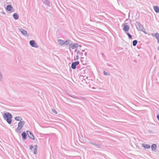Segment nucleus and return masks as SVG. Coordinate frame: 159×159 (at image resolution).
Here are the masks:
<instances>
[{
    "mask_svg": "<svg viewBox=\"0 0 159 159\" xmlns=\"http://www.w3.org/2000/svg\"><path fill=\"white\" fill-rule=\"evenodd\" d=\"M76 51H77V50H75V52Z\"/></svg>",
    "mask_w": 159,
    "mask_h": 159,
    "instance_id": "4c0bfd02",
    "label": "nucleus"
},
{
    "mask_svg": "<svg viewBox=\"0 0 159 159\" xmlns=\"http://www.w3.org/2000/svg\"><path fill=\"white\" fill-rule=\"evenodd\" d=\"M21 135L23 139L25 140L26 139L27 134L25 132H22Z\"/></svg>",
    "mask_w": 159,
    "mask_h": 159,
    "instance_id": "ddd939ff",
    "label": "nucleus"
},
{
    "mask_svg": "<svg viewBox=\"0 0 159 159\" xmlns=\"http://www.w3.org/2000/svg\"><path fill=\"white\" fill-rule=\"evenodd\" d=\"M34 147H35V148H37V145H35Z\"/></svg>",
    "mask_w": 159,
    "mask_h": 159,
    "instance_id": "473e14b6",
    "label": "nucleus"
},
{
    "mask_svg": "<svg viewBox=\"0 0 159 159\" xmlns=\"http://www.w3.org/2000/svg\"><path fill=\"white\" fill-rule=\"evenodd\" d=\"M92 89H95V87H92Z\"/></svg>",
    "mask_w": 159,
    "mask_h": 159,
    "instance_id": "2f4dec72",
    "label": "nucleus"
},
{
    "mask_svg": "<svg viewBox=\"0 0 159 159\" xmlns=\"http://www.w3.org/2000/svg\"><path fill=\"white\" fill-rule=\"evenodd\" d=\"M26 132L28 135V136L30 138L33 140L34 139V135L32 132L28 130Z\"/></svg>",
    "mask_w": 159,
    "mask_h": 159,
    "instance_id": "39448f33",
    "label": "nucleus"
},
{
    "mask_svg": "<svg viewBox=\"0 0 159 159\" xmlns=\"http://www.w3.org/2000/svg\"><path fill=\"white\" fill-rule=\"evenodd\" d=\"M151 35L152 36H154L157 39H159V34L158 33L155 34L152 33Z\"/></svg>",
    "mask_w": 159,
    "mask_h": 159,
    "instance_id": "a211bd4d",
    "label": "nucleus"
},
{
    "mask_svg": "<svg viewBox=\"0 0 159 159\" xmlns=\"http://www.w3.org/2000/svg\"><path fill=\"white\" fill-rule=\"evenodd\" d=\"M138 41L137 40H135L133 41V45L134 46H136L137 44V43Z\"/></svg>",
    "mask_w": 159,
    "mask_h": 159,
    "instance_id": "412c9836",
    "label": "nucleus"
},
{
    "mask_svg": "<svg viewBox=\"0 0 159 159\" xmlns=\"http://www.w3.org/2000/svg\"><path fill=\"white\" fill-rule=\"evenodd\" d=\"M142 146L145 148L148 149L150 148V146L148 144H143Z\"/></svg>",
    "mask_w": 159,
    "mask_h": 159,
    "instance_id": "6ab92c4d",
    "label": "nucleus"
},
{
    "mask_svg": "<svg viewBox=\"0 0 159 159\" xmlns=\"http://www.w3.org/2000/svg\"><path fill=\"white\" fill-rule=\"evenodd\" d=\"M157 148V145L155 144H153L151 146L152 150L153 152H156Z\"/></svg>",
    "mask_w": 159,
    "mask_h": 159,
    "instance_id": "9b49d317",
    "label": "nucleus"
},
{
    "mask_svg": "<svg viewBox=\"0 0 159 159\" xmlns=\"http://www.w3.org/2000/svg\"><path fill=\"white\" fill-rule=\"evenodd\" d=\"M135 25L137 29L140 31L143 32L145 34H147L145 30V29L143 28V26L140 24L138 21H136L135 23Z\"/></svg>",
    "mask_w": 159,
    "mask_h": 159,
    "instance_id": "f03ea898",
    "label": "nucleus"
},
{
    "mask_svg": "<svg viewBox=\"0 0 159 159\" xmlns=\"http://www.w3.org/2000/svg\"><path fill=\"white\" fill-rule=\"evenodd\" d=\"M13 16L14 19L16 20H17L19 18V15L18 14L16 13H14L13 15Z\"/></svg>",
    "mask_w": 159,
    "mask_h": 159,
    "instance_id": "dca6fc26",
    "label": "nucleus"
},
{
    "mask_svg": "<svg viewBox=\"0 0 159 159\" xmlns=\"http://www.w3.org/2000/svg\"><path fill=\"white\" fill-rule=\"evenodd\" d=\"M157 117L158 120L159 121V115H158L157 116Z\"/></svg>",
    "mask_w": 159,
    "mask_h": 159,
    "instance_id": "c756f323",
    "label": "nucleus"
},
{
    "mask_svg": "<svg viewBox=\"0 0 159 159\" xmlns=\"http://www.w3.org/2000/svg\"><path fill=\"white\" fill-rule=\"evenodd\" d=\"M2 14H3L4 15H5L6 14L5 12L4 11L2 12Z\"/></svg>",
    "mask_w": 159,
    "mask_h": 159,
    "instance_id": "7c9ffc66",
    "label": "nucleus"
},
{
    "mask_svg": "<svg viewBox=\"0 0 159 159\" xmlns=\"http://www.w3.org/2000/svg\"><path fill=\"white\" fill-rule=\"evenodd\" d=\"M43 2L46 5H47L49 6H50L51 3L48 0H43Z\"/></svg>",
    "mask_w": 159,
    "mask_h": 159,
    "instance_id": "9d476101",
    "label": "nucleus"
},
{
    "mask_svg": "<svg viewBox=\"0 0 159 159\" xmlns=\"http://www.w3.org/2000/svg\"><path fill=\"white\" fill-rule=\"evenodd\" d=\"M70 40H67L66 41H64V44L67 45L69 43Z\"/></svg>",
    "mask_w": 159,
    "mask_h": 159,
    "instance_id": "4be33fe9",
    "label": "nucleus"
},
{
    "mask_svg": "<svg viewBox=\"0 0 159 159\" xmlns=\"http://www.w3.org/2000/svg\"><path fill=\"white\" fill-rule=\"evenodd\" d=\"M122 25L123 27V30L127 32L129 30V27L126 23H125L124 25Z\"/></svg>",
    "mask_w": 159,
    "mask_h": 159,
    "instance_id": "0eeeda50",
    "label": "nucleus"
},
{
    "mask_svg": "<svg viewBox=\"0 0 159 159\" xmlns=\"http://www.w3.org/2000/svg\"><path fill=\"white\" fill-rule=\"evenodd\" d=\"M84 55H85V56H86V55H87V53H86V52H85L84 53Z\"/></svg>",
    "mask_w": 159,
    "mask_h": 159,
    "instance_id": "72a5a7b5",
    "label": "nucleus"
},
{
    "mask_svg": "<svg viewBox=\"0 0 159 159\" xmlns=\"http://www.w3.org/2000/svg\"><path fill=\"white\" fill-rule=\"evenodd\" d=\"M82 51V52H84V50H83Z\"/></svg>",
    "mask_w": 159,
    "mask_h": 159,
    "instance_id": "f704fd0d",
    "label": "nucleus"
},
{
    "mask_svg": "<svg viewBox=\"0 0 159 159\" xmlns=\"http://www.w3.org/2000/svg\"><path fill=\"white\" fill-rule=\"evenodd\" d=\"M73 97V98H76V97Z\"/></svg>",
    "mask_w": 159,
    "mask_h": 159,
    "instance_id": "e433bc0d",
    "label": "nucleus"
},
{
    "mask_svg": "<svg viewBox=\"0 0 159 159\" xmlns=\"http://www.w3.org/2000/svg\"><path fill=\"white\" fill-rule=\"evenodd\" d=\"M78 58H79L78 56V55H77V56L74 57V60L75 61H76V60H78Z\"/></svg>",
    "mask_w": 159,
    "mask_h": 159,
    "instance_id": "b1692460",
    "label": "nucleus"
},
{
    "mask_svg": "<svg viewBox=\"0 0 159 159\" xmlns=\"http://www.w3.org/2000/svg\"><path fill=\"white\" fill-rule=\"evenodd\" d=\"M12 117V115L9 112L5 113L3 115L4 119L6 120L9 124H11V123Z\"/></svg>",
    "mask_w": 159,
    "mask_h": 159,
    "instance_id": "f257e3e1",
    "label": "nucleus"
},
{
    "mask_svg": "<svg viewBox=\"0 0 159 159\" xmlns=\"http://www.w3.org/2000/svg\"><path fill=\"white\" fill-rule=\"evenodd\" d=\"M12 8V7L10 5H7L6 7V10H7L9 11H11V9Z\"/></svg>",
    "mask_w": 159,
    "mask_h": 159,
    "instance_id": "2eb2a0df",
    "label": "nucleus"
},
{
    "mask_svg": "<svg viewBox=\"0 0 159 159\" xmlns=\"http://www.w3.org/2000/svg\"><path fill=\"white\" fill-rule=\"evenodd\" d=\"M91 144L95 146L96 148H101V146L98 143H92Z\"/></svg>",
    "mask_w": 159,
    "mask_h": 159,
    "instance_id": "4468645a",
    "label": "nucleus"
},
{
    "mask_svg": "<svg viewBox=\"0 0 159 159\" xmlns=\"http://www.w3.org/2000/svg\"><path fill=\"white\" fill-rule=\"evenodd\" d=\"M25 123V122L23 121H20L18 123L17 128L16 129L15 131L16 133H20L21 132L19 131L23 127Z\"/></svg>",
    "mask_w": 159,
    "mask_h": 159,
    "instance_id": "7ed1b4c3",
    "label": "nucleus"
},
{
    "mask_svg": "<svg viewBox=\"0 0 159 159\" xmlns=\"http://www.w3.org/2000/svg\"><path fill=\"white\" fill-rule=\"evenodd\" d=\"M19 30L20 32L25 36H29V35L27 34V32L21 28L19 29Z\"/></svg>",
    "mask_w": 159,
    "mask_h": 159,
    "instance_id": "6e6552de",
    "label": "nucleus"
},
{
    "mask_svg": "<svg viewBox=\"0 0 159 159\" xmlns=\"http://www.w3.org/2000/svg\"><path fill=\"white\" fill-rule=\"evenodd\" d=\"M79 64V62L76 61L74 62H72L71 64V67L73 69H75L76 68V66Z\"/></svg>",
    "mask_w": 159,
    "mask_h": 159,
    "instance_id": "423d86ee",
    "label": "nucleus"
},
{
    "mask_svg": "<svg viewBox=\"0 0 159 159\" xmlns=\"http://www.w3.org/2000/svg\"><path fill=\"white\" fill-rule=\"evenodd\" d=\"M30 45L33 47H34L35 48H38L39 47V46L36 43L35 41L34 40H32L30 41L29 42Z\"/></svg>",
    "mask_w": 159,
    "mask_h": 159,
    "instance_id": "20e7f679",
    "label": "nucleus"
},
{
    "mask_svg": "<svg viewBox=\"0 0 159 159\" xmlns=\"http://www.w3.org/2000/svg\"><path fill=\"white\" fill-rule=\"evenodd\" d=\"M158 50L159 51V47H158Z\"/></svg>",
    "mask_w": 159,
    "mask_h": 159,
    "instance_id": "c9c22d12",
    "label": "nucleus"
},
{
    "mask_svg": "<svg viewBox=\"0 0 159 159\" xmlns=\"http://www.w3.org/2000/svg\"><path fill=\"white\" fill-rule=\"evenodd\" d=\"M126 34L128 35V37L129 39H131L132 38V36L129 33L127 32Z\"/></svg>",
    "mask_w": 159,
    "mask_h": 159,
    "instance_id": "5701e85b",
    "label": "nucleus"
},
{
    "mask_svg": "<svg viewBox=\"0 0 159 159\" xmlns=\"http://www.w3.org/2000/svg\"><path fill=\"white\" fill-rule=\"evenodd\" d=\"M52 111L53 113H54L55 114H57V113L56 111V110L54 109H52Z\"/></svg>",
    "mask_w": 159,
    "mask_h": 159,
    "instance_id": "393cba45",
    "label": "nucleus"
},
{
    "mask_svg": "<svg viewBox=\"0 0 159 159\" xmlns=\"http://www.w3.org/2000/svg\"><path fill=\"white\" fill-rule=\"evenodd\" d=\"M77 53H79V54H81L82 56H83V53L81 52H79V51L77 52Z\"/></svg>",
    "mask_w": 159,
    "mask_h": 159,
    "instance_id": "c85d7f7f",
    "label": "nucleus"
},
{
    "mask_svg": "<svg viewBox=\"0 0 159 159\" xmlns=\"http://www.w3.org/2000/svg\"><path fill=\"white\" fill-rule=\"evenodd\" d=\"M33 148H34V146L32 145H31L30 146V150L32 149Z\"/></svg>",
    "mask_w": 159,
    "mask_h": 159,
    "instance_id": "cd10ccee",
    "label": "nucleus"
},
{
    "mask_svg": "<svg viewBox=\"0 0 159 159\" xmlns=\"http://www.w3.org/2000/svg\"><path fill=\"white\" fill-rule=\"evenodd\" d=\"M34 153L35 154H36L37 153V148H35L34 151Z\"/></svg>",
    "mask_w": 159,
    "mask_h": 159,
    "instance_id": "bb28decb",
    "label": "nucleus"
},
{
    "mask_svg": "<svg viewBox=\"0 0 159 159\" xmlns=\"http://www.w3.org/2000/svg\"><path fill=\"white\" fill-rule=\"evenodd\" d=\"M153 8L155 11L157 13L159 12V7L157 6H154Z\"/></svg>",
    "mask_w": 159,
    "mask_h": 159,
    "instance_id": "f3484780",
    "label": "nucleus"
},
{
    "mask_svg": "<svg viewBox=\"0 0 159 159\" xmlns=\"http://www.w3.org/2000/svg\"><path fill=\"white\" fill-rule=\"evenodd\" d=\"M15 120L16 121H21L22 120L21 117L19 116H17L15 118Z\"/></svg>",
    "mask_w": 159,
    "mask_h": 159,
    "instance_id": "aec40b11",
    "label": "nucleus"
},
{
    "mask_svg": "<svg viewBox=\"0 0 159 159\" xmlns=\"http://www.w3.org/2000/svg\"><path fill=\"white\" fill-rule=\"evenodd\" d=\"M103 73H104V75H110V73H107V72H106L105 71H104L103 72Z\"/></svg>",
    "mask_w": 159,
    "mask_h": 159,
    "instance_id": "a878e982",
    "label": "nucleus"
},
{
    "mask_svg": "<svg viewBox=\"0 0 159 159\" xmlns=\"http://www.w3.org/2000/svg\"><path fill=\"white\" fill-rule=\"evenodd\" d=\"M58 43L60 45H62L64 44V41L61 39H59L57 40Z\"/></svg>",
    "mask_w": 159,
    "mask_h": 159,
    "instance_id": "f8f14e48",
    "label": "nucleus"
},
{
    "mask_svg": "<svg viewBox=\"0 0 159 159\" xmlns=\"http://www.w3.org/2000/svg\"><path fill=\"white\" fill-rule=\"evenodd\" d=\"M70 46L72 49H74L78 47L79 46V44L77 43L70 44Z\"/></svg>",
    "mask_w": 159,
    "mask_h": 159,
    "instance_id": "1a4fd4ad",
    "label": "nucleus"
}]
</instances>
